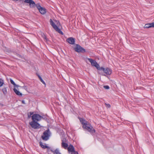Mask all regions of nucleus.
Masks as SVG:
<instances>
[{
    "instance_id": "f257e3e1",
    "label": "nucleus",
    "mask_w": 154,
    "mask_h": 154,
    "mask_svg": "<svg viewBox=\"0 0 154 154\" xmlns=\"http://www.w3.org/2000/svg\"><path fill=\"white\" fill-rule=\"evenodd\" d=\"M84 128L87 130L91 134H93L95 132V130L93 127L89 123H87L83 126Z\"/></svg>"
},
{
    "instance_id": "f03ea898",
    "label": "nucleus",
    "mask_w": 154,
    "mask_h": 154,
    "mask_svg": "<svg viewBox=\"0 0 154 154\" xmlns=\"http://www.w3.org/2000/svg\"><path fill=\"white\" fill-rule=\"evenodd\" d=\"M51 133L49 129H47L43 133V135L42 136V138L44 140H47L50 136Z\"/></svg>"
},
{
    "instance_id": "7ed1b4c3",
    "label": "nucleus",
    "mask_w": 154,
    "mask_h": 154,
    "mask_svg": "<svg viewBox=\"0 0 154 154\" xmlns=\"http://www.w3.org/2000/svg\"><path fill=\"white\" fill-rule=\"evenodd\" d=\"M50 24L52 26L53 28L55 29V30H56V31H57L60 34H61L62 35H63V32L54 23L51 19L50 20Z\"/></svg>"
},
{
    "instance_id": "20e7f679",
    "label": "nucleus",
    "mask_w": 154,
    "mask_h": 154,
    "mask_svg": "<svg viewBox=\"0 0 154 154\" xmlns=\"http://www.w3.org/2000/svg\"><path fill=\"white\" fill-rule=\"evenodd\" d=\"M99 70H103L106 74L103 75L105 76H106V75H109L111 74L112 72V70L109 68H104L103 67H101L100 69H99Z\"/></svg>"
},
{
    "instance_id": "39448f33",
    "label": "nucleus",
    "mask_w": 154,
    "mask_h": 154,
    "mask_svg": "<svg viewBox=\"0 0 154 154\" xmlns=\"http://www.w3.org/2000/svg\"><path fill=\"white\" fill-rule=\"evenodd\" d=\"M42 118H43V117L38 114H34L32 116V120L37 122L41 120Z\"/></svg>"
},
{
    "instance_id": "423d86ee",
    "label": "nucleus",
    "mask_w": 154,
    "mask_h": 154,
    "mask_svg": "<svg viewBox=\"0 0 154 154\" xmlns=\"http://www.w3.org/2000/svg\"><path fill=\"white\" fill-rule=\"evenodd\" d=\"M88 60L91 63L92 66L95 67L98 70H99L101 67L96 61L91 58H88Z\"/></svg>"
},
{
    "instance_id": "0eeeda50",
    "label": "nucleus",
    "mask_w": 154,
    "mask_h": 154,
    "mask_svg": "<svg viewBox=\"0 0 154 154\" xmlns=\"http://www.w3.org/2000/svg\"><path fill=\"white\" fill-rule=\"evenodd\" d=\"M29 124L34 129H36L40 128V124L37 121L32 120L29 123Z\"/></svg>"
},
{
    "instance_id": "6e6552de",
    "label": "nucleus",
    "mask_w": 154,
    "mask_h": 154,
    "mask_svg": "<svg viewBox=\"0 0 154 154\" xmlns=\"http://www.w3.org/2000/svg\"><path fill=\"white\" fill-rule=\"evenodd\" d=\"M74 49L75 51L78 53H84L85 52V49L79 45H76Z\"/></svg>"
},
{
    "instance_id": "1a4fd4ad",
    "label": "nucleus",
    "mask_w": 154,
    "mask_h": 154,
    "mask_svg": "<svg viewBox=\"0 0 154 154\" xmlns=\"http://www.w3.org/2000/svg\"><path fill=\"white\" fill-rule=\"evenodd\" d=\"M36 7L41 14H44L46 13V9L45 8L42 7L39 3L36 4Z\"/></svg>"
},
{
    "instance_id": "9d476101",
    "label": "nucleus",
    "mask_w": 154,
    "mask_h": 154,
    "mask_svg": "<svg viewBox=\"0 0 154 154\" xmlns=\"http://www.w3.org/2000/svg\"><path fill=\"white\" fill-rule=\"evenodd\" d=\"M24 2L29 3L30 8H34L36 6V4L32 0H25Z\"/></svg>"
},
{
    "instance_id": "9b49d317",
    "label": "nucleus",
    "mask_w": 154,
    "mask_h": 154,
    "mask_svg": "<svg viewBox=\"0 0 154 154\" xmlns=\"http://www.w3.org/2000/svg\"><path fill=\"white\" fill-rule=\"evenodd\" d=\"M66 41L70 44L74 45L75 44V39L73 37L69 38L66 39Z\"/></svg>"
},
{
    "instance_id": "f8f14e48",
    "label": "nucleus",
    "mask_w": 154,
    "mask_h": 154,
    "mask_svg": "<svg viewBox=\"0 0 154 154\" xmlns=\"http://www.w3.org/2000/svg\"><path fill=\"white\" fill-rule=\"evenodd\" d=\"M67 149L69 152L73 153L76 152L75 150V148L71 144L70 145Z\"/></svg>"
},
{
    "instance_id": "ddd939ff",
    "label": "nucleus",
    "mask_w": 154,
    "mask_h": 154,
    "mask_svg": "<svg viewBox=\"0 0 154 154\" xmlns=\"http://www.w3.org/2000/svg\"><path fill=\"white\" fill-rule=\"evenodd\" d=\"M65 140L66 139H65L62 140L61 146L62 147L66 149L68 148V145L67 143L64 142Z\"/></svg>"
},
{
    "instance_id": "4468645a",
    "label": "nucleus",
    "mask_w": 154,
    "mask_h": 154,
    "mask_svg": "<svg viewBox=\"0 0 154 154\" xmlns=\"http://www.w3.org/2000/svg\"><path fill=\"white\" fill-rule=\"evenodd\" d=\"M151 27H154V22L147 23L145 24L144 28H149Z\"/></svg>"
},
{
    "instance_id": "2eb2a0df",
    "label": "nucleus",
    "mask_w": 154,
    "mask_h": 154,
    "mask_svg": "<svg viewBox=\"0 0 154 154\" xmlns=\"http://www.w3.org/2000/svg\"><path fill=\"white\" fill-rule=\"evenodd\" d=\"M14 91L16 94L19 96H22V94L19 91H18L16 89L14 88Z\"/></svg>"
},
{
    "instance_id": "dca6fc26",
    "label": "nucleus",
    "mask_w": 154,
    "mask_h": 154,
    "mask_svg": "<svg viewBox=\"0 0 154 154\" xmlns=\"http://www.w3.org/2000/svg\"><path fill=\"white\" fill-rule=\"evenodd\" d=\"M39 144L41 146L43 149H45V148H49V147L48 146L46 145H44L41 142H39Z\"/></svg>"
},
{
    "instance_id": "f3484780",
    "label": "nucleus",
    "mask_w": 154,
    "mask_h": 154,
    "mask_svg": "<svg viewBox=\"0 0 154 154\" xmlns=\"http://www.w3.org/2000/svg\"><path fill=\"white\" fill-rule=\"evenodd\" d=\"M7 87H4L2 89V91L4 95H6L7 93Z\"/></svg>"
},
{
    "instance_id": "a211bd4d",
    "label": "nucleus",
    "mask_w": 154,
    "mask_h": 154,
    "mask_svg": "<svg viewBox=\"0 0 154 154\" xmlns=\"http://www.w3.org/2000/svg\"><path fill=\"white\" fill-rule=\"evenodd\" d=\"M80 120L82 124L83 125V126L85 124V125L87 123V122L85 121L84 119L82 118H80Z\"/></svg>"
},
{
    "instance_id": "6ab92c4d",
    "label": "nucleus",
    "mask_w": 154,
    "mask_h": 154,
    "mask_svg": "<svg viewBox=\"0 0 154 154\" xmlns=\"http://www.w3.org/2000/svg\"><path fill=\"white\" fill-rule=\"evenodd\" d=\"M53 152H54V153L56 154H61L59 152V149H56L54 151H53Z\"/></svg>"
},
{
    "instance_id": "aec40b11",
    "label": "nucleus",
    "mask_w": 154,
    "mask_h": 154,
    "mask_svg": "<svg viewBox=\"0 0 154 154\" xmlns=\"http://www.w3.org/2000/svg\"><path fill=\"white\" fill-rule=\"evenodd\" d=\"M33 114V112H29L28 113L27 115H28V118L29 119L31 117V116Z\"/></svg>"
},
{
    "instance_id": "412c9836",
    "label": "nucleus",
    "mask_w": 154,
    "mask_h": 154,
    "mask_svg": "<svg viewBox=\"0 0 154 154\" xmlns=\"http://www.w3.org/2000/svg\"><path fill=\"white\" fill-rule=\"evenodd\" d=\"M10 82L11 83L13 84L14 85V86L15 87H17L18 85H17L15 83L14 81L11 79L10 80Z\"/></svg>"
},
{
    "instance_id": "4be33fe9",
    "label": "nucleus",
    "mask_w": 154,
    "mask_h": 154,
    "mask_svg": "<svg viewBox=\"0 0 154 154\" xmlns=\"http://www.w3.org/2000/svg\"><path fill=\"white\" fill-rule=\"evenodd\" d=\"M38 77L40 80V81L45 85H46L45 83V82L43 81V80L42 79V77L39 75L38 76Z\"/></svg>"
},
{
    "instance_id": "5701e85b",
    "label": "nucleus",
    "mask_w": 154,
    "mask_h": 154,
    "mask_svg": "<svg viewBox=\"0 0 154 154\" xmlns=\"http://www.w3.org/2000/svg\"><path fill=\"white\" fill-rule=\"evenodd\" d=\"M42 36L43 38L44 39L47 41L48 40L47 38L46 37L45 35L44 34V33H42Z\"/></svg>"
},
{
    "instance_id": "b1692460",
    "label": "nucleus",
    "mask_w": 154,
    "mask_h": 154,
    "mask_svg": "<svg viewBox=\"0 0 154 154\" xmlns=\"http://www.w3.org/2000/svg\"><path fill=\"white\" fill-rule=\"evenodd\" d=\"M4 81L2 79H0V87L2 86L4 84Z\"/></svg>"
},
{
    "instance_id": "393cba45",
    "label": "nucleus",
    "mask_w": 154,
    "mask_h": 154,
    "mask_svg": "<svg viewBox=\"0 0 154 154\" xmlns=\"http://www.w3.org/2000/svg\"><path fill=\"white\" fill-rule=\"evenodd\" d=\"M105 105L107 107L110 108L111 107L110 105L109 104H107L106 103H105Z\"/></svg>"
},
{
    "instance_id": "a878e982",
    "label": "nucleus",
    "mask_w": 154,
    "mask_h": 154,
    "mask_svg": "<svg viewBox=\"0 0 154 154\" xmlns=\"http://www.w3.org/2000/svg\"><path fill=\"white\" fill-rule=\"evenodd\" d=\"M103 87L106 89H109V87L107 85L104 86Z\"/></svg>"
},
{
    "instance_id": "bb28decb",
    "label": "nucleus",
    "mask_w": 154,
    "mask_h": 154,
    "mask_svg": "<svg viewBox=\"0 0 154 154\" xmlns=\"http://www.w3.org/2000/svg\"><path fill=\"white\" fill-rule=\"evenodd\" d=\"M24 89L26 90L27 89V87L26 86H24L22 87Z\"/></svg>"
},
{
    "instance_id": "cd10ccee",
    "label": "nucleus",
    "mask_w": 154,
    "mask_h": 154,
    "mask_svg": "<svg viewBox=\"0 0 154 154\" xmlns=\"http://www.w3.org/2000/svg\"><path fill=\"white\" fill-rule=\"evenodd\" d=\"M22 103L23 104H25V101L24 100H22Z\"/></svg>"
},
{
    "instance_id": "c85d7f7f",
    "label": "nucleus",
    "mask_w": 154,
    "mask_h": 154,
    "mask_svg": "<svg viewBox=\"0 0 154 154\" xmlns=\"http://www.w3.org/2000/svg\"><path fill=\"white\" fill-rule=\"evenodd\" d=\"M72 154H78V153L77 152H75L74 153H72Z\"/></svg>"
},
{
    "instance_id": "c756f323",
    "label": "nucleus",
    "mask_w": 154,
    "mask_h": 154,
    "mask_svg": "<svg viewBox=\"0 0 154 154\" xmlns=\"http://www.w3.org/2000/svg\"><path fill=\"white\" fill-rule=\"evenodd\" d=\"M42 119H46V117L44 118L43 117V118H42Z\"/></svg>"
},
{
    "instance_id": "7c9ffc66",
    "label": "nucleus",
    "mask_w": 154,
    "mask_h": 154,
    "mask_svg": "<svg viewBox=\"0 0 154 154\" xmlns=\"http://www.w3.org/2000/svg\"><path fill=\"white\" fill-rule=\"evenodd\" d=\"M0 105L1 106H3V105L1 103H0Z\"/></svg>"
}]
</instances>
